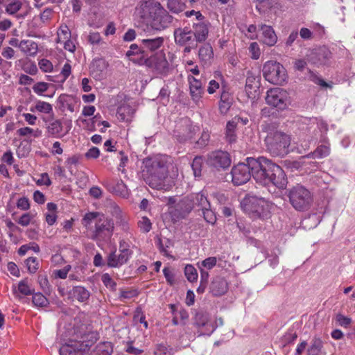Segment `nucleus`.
Listing matches in <instances>:
<instances>
[{
  "label": "nucleus",
  "mask_w": 355,
  "mask_h": 355,
  "mask_svg": "<svg viewBox=\"0 0 355 355\" xmlns=\"http://www.w3.org/2000/svg\"><path fill=\"white\" fill-rule=\"evenodd\" d=\"M250 166L252 168V177L263 185L272 184L279 189L286 186L287 179L283 169L265 157L251 158Z\"/></svg>",
  "instance_id": "f257e3e1"
},
{
  "label": "nucleus",
  "mask_w": 355,
  "mask_h": 355,
  "mask_svg": "<svg viewBox=\"0 0 355 355\" xmlns=\"http://www.w3.org/2000/svg\"><path fill=\"white\" fill-rule=\"evenodd\" d=\"M83 225L90 231V239L96 241H108L113 235L114 223L102 213L88 212L82 219Z\"/></svg>",
  "instance_id": "f03ea898"
},
{
  "label": "nucleus",
  "mask_w": 355,
  "mask_h": 355,
  "mask_svg": "<svg viewBox=\"0 0 355 355\" xmlns=\"http://www.w3.org/2000/svg\"><path fill=\"white\" fill-rule=\"evenodd\" d=\"M261 129L266 133L264 141L266 150L270 155L283 157L288 153V147L291 144L289 135L279 130L277 124L275 122L263 123Z\"/></svg>",
  "instance_id": "7ed1b4c3"
},
{
  "label": "nucleus",
  "mask_w": 355,
  "mask_h": 355,
  "mask_svg": "<svg viewBox=\"0 0 355 355\" xmlns=\"http://www.w3.org/2000/svg\"><path fill=\"white\" fill-rule=\"evenodd\" d=\"M142 177L147 184L156 189H168L165 182L168 177L166 162L160 158H146L143 162Z\"/></svg>",
  "instance_id": "20e7f679"
},
{
  "label": "nucleus",
  "mask_w": 355,
  "mask_h": 355,
  "mask_svg": "<svg viewBox=\"0 0 355 355\" xmlns=\"http://www.w3.org/2000/svg\"><path fill=\"white\" fill-rule=\"evenodd\" d=\"M77 339L70 340L62 345L59 350L60 355H78L87 351L94 343L92 333H85Z\"/></svg>",
  "instance_id": "39448f33"
},
{
  "label": "nucleus",
  "mask_w": 355,
  "mask_h": 355,
  "mask_svg": "<svg viewBox=\"0 0 355 355\" xmlns=\"http://www.w3.org/2000/svg\"><path fill=\"white\" fill-rule=\"evenodd\" d=\"M262 71L266 80L273 85H282L287 78L286 69L276 61H267L263 66Z\"/></svg>",
  "instance_id": "423d86ee"
},
{
  "label": "nucleus",
  "mask_w": 355,
  "mask_h": 355,
  "mask_svg": "<svg viewBox=\"0 0 355 355\" xmlns=\"http://www.w3.org/2000/svg\"><path fill=\"white\" fill-rule=\"evenodd\" d=\"M138 62L139 64L146 65L158 74L166 75L169 70L168 62L162 51L149 57L141 56Z\"/></svg>",
  "instance_id": "0eeeda50"
},
{
  "label": "nucleus",
  "mask_w": 355,
  "mask_h": 355,
  "mask_svg": "<svg viewBox=\"0 0 355 355\" xmlns=\"http://www.w3.org/2000/svg\"><path fill=\"white\" fill-rule=\"evenodd\" d=\"M159 4V2L155 0L140 1L135 8V19L139 25H148Z\"/></svg>",
  "instance_id": "6e6552de"
},
{
  "label": "nucleus",
  "mask_w": 355,
  "mask_h": 355,
  "mask_svg": "<svg viewBox=\"0 0 355 355\" xmlns=\"http://www.w3.org/2000/svg\"><path fill=\"white\" fill-rule=\"evenodd\" d=\"M246 209L261 218L269 217L272 205L262 198L252 196L245 200Z\"/></svg>",
  "instance_id": "1a4fd4ad"
},
{
  "label": "nucleus",
  "mask_w": 355,
  "mask_h": 355,
  "mask_svg": "<svg viewBox=\"0 0 355 355\" xmlns=\"http://www.w3.org/2000/svg\"><path fill=\"white\" fill-rule=\"evenodd\" d=\"M289 199L295 209L304 210L309 206L310 192L303 186L297 185L290 191Z\"/></svg>",
  "instance_id": "9d476101"
},
{
  "label": "nucleus",
  "mask_w": 355,
  "mask_h": 355,
  "mask_svg": "<svg viewBox=\"0 0 355 355\" xmlns=\"http://www.w3.org/2000/svg\"><path fill=\"white\" fill-rule=\"evenodd\" d=\"M193 209V204L189 196L182 198L175 205L168 208L169 214L173 223L185 218Z\"/></svg>",
  "instance_id": "9b49d317"
},
{
  "label": "nucleus",
  "mask_w": 355,
  "mask_h": 355,
  "mask_svg": "<svg viewBox=\"0 0 355 355\" xmlns=\"http://www.w3.org/2000/svg\"><path fill=\"white\" fill-rule=\"evenodd\" d=\"M251 158H247L246 164L239 163L232 168V181L234 185H241L250 180L252 176V168L250 166Z\"/></svg>",
  "instance_id": "f8f14e48"
},
{
  "label": "nucleus",
  "mask_w": 355,
  "mask_h": 355,
  "mask_svg": "<svg viewBox=\"0 0 355 355\" xmlns=\"http://www.w3.org/2000/svg\"><path fill=\"white\" fill-rule=\"evenodd\" d=\"M287 100V92L279 87L269 89L266 96V102L268 105L282 110L286 107Z\"/></svg>",
  "instance_id": "ddd939ff"
},
{
  "label": "nucleus",
  "mask_w": 355,
  "mask_h": 355,
  "mask_svg": "<svg viewBox=\"0 0 355 355\" xmlns=\"http://www.w3.org/2000/svg\"><path fill=\"white\" fill-rule=\"evenodd\" d=\"M173 17L162 6L161 3L156 10V14L149 23L151 28L156 31H162L168 28L172 23Z\"/></svg>",
  "instance_id": "4468645a"
},
{
  "label": "nucleus",
  "mask_w": 355,
  "mask_h": 355,
  "mask_svg": "<svg viewBox=\"0 0 355 355\" xmlns=\"http://www.w3.org/2000/svg\"><path fill=\"white\" fill-rule=\"evenodd\" d=\"M207 164L217 169H225L231 164V159L227 152L222 150L214 151L207 155Z\"/></svg>",
  "instance_id": "2eb2a0df"
},
{
  "label": "nucleus",
  "mask_w": 355,
  "mask_h": 355,
  "mask_svg": "<svg viewBox=\"0 0 355 355\" xmlns=\"http://www.w3.org/2000/svg\"><path fill=\"white\" fill-rule=\"evenodd\" d=\"M174 135L180 142L191 139L193 133L189 120L184 119L177 123L174 130Z\"/></svg>",
  "instance_id": "dca6fc26"
},
{
  "label": "nucleus",
  "mask_w": 355,
  "mask_h": 355,
  "mask_svg": "<svg viewBox=\"0 0 355 355\" xmlns=\"http://www.w3.org/2000/svg\"><path fill=\"white\" fill-rule=\"evenodd\" d=\"M175 42L180 46L196 44L193 32L189 28H179L174 31Z\"/></svg>",
  "instance_id": "f3484780"
},
{
  "label": "nucleus",
  "mask_w": 355,
  "mask_h": 355,
  "mask_svg": "<svg viewBox=\"0 0 355 355\" xmlns=\"http://www.w3.org/2000/svg\"><path fill=\"white\" fill-rule=\"evenodd\" d=\"M119 252L120 254L118 255L116 254L115 251L108 255L107 261L108 266L112 268L119 267L128 261L131 252L127 248L120 249Z\"/></svg>",
  "instance_id": "a211bd4d"
},
{
  "label": "nucleus",
  "mask_w": 355,
  "mask_h": 355,
  "mask_svg": "<svg viewBox=\"0 0 355 355\" xmlns=\"http://www.w3.org/2000/svg\"><path fill=\"white\" fill-rule=\"evenodd\" d=\"M259 88V76L252 71L247 72L245 90L248 98H254Z\"/></svg>",
  "instance_id": "6ab92c4d"
},
{
  "label": "nucleus",
  "mask_w": 355,
  "mask_h": 355,
  "mask_svg": "<svg viewBox=\"0 0 355 355\" xmlns=\"http://www.w3.org/2000/svg\"><path fill=\"white\" fill-rule=\"evenodd\" d=\"M104 185L107 187L108 191L115 195L122 197L128 196V189L126 184L121 180H106Z\"/></svg>",
  "instance_id": "aec40b11"
},
{
  "label": "nucleus",
  "mask_w": 355,
  "mask_h": 355,
  "mask_svg": "<svg viewBox=\"0 0 355 355\" xmlns=\"http://www.w3.org/2000/svg\"><path fill=\"white\" fill-rule=\"evenodd\" d=\"M211 317L209 313L202 310L198 311L196 313L193 318V324L197 327H206L207 330L212 333L215 330L214 323L211 322Z\"/></svg>",
  "instance_id": "412c9836"
},
{
  "label": "nucleus",
  "mask_w": 355,
  "mask_h": 355,
  "mask_svg": "<svg viewBox=\"0 0 355 355\" xmlns=\"http://www.w3.org/2000/svg\"><path fill=\"white\" fill-rule=\"evenodd\" d=\"M90 297V292L82 286H73L68 293V297L73 301L87 302Z\"/></svg>",
  "instance_id": "4be33fe9"
},
{
  "label": "nucleus",
  "mask_w": 355,
  "mask_h": 355,
  "mask_svg": "<svg viewBox=\"0 0 355 355\" xmlns=\"http://www.w3.org/2000/svg\"><path fill=\"white\" fill-rule=\"evenodd\" d=\"M164 42V38L163 37L143 39L141 46L144 54L146 55L147 52H154L159 50L163 46Z\"/></svg>",
  "instance_id": "5701e85b"
},
{
  "label": "nucleus",
  "mask_w": 355,
  "mask_h": 355,
  "mask_svg": "<svg viewBox=\"0 0 355 355\" xmlns=\"http://www.w3.org/2000/svg\"><path fill=\"white\" fill-rule=\"evenodd\" d=\"M188 80L189 82L190 94L193 101L198 103L202 98L204 93L202 83L193 76H189Z\"/></svg>",
  "instance_id": "b1692460"
},
{
  "label": "nucleus",
  "mask_w": 355,
  "mask_h": 355,
  "mask_svg": "<svg viewBox=\"0 0 355 355\" xmlns=\"http://www.w3.org/2000/svg\"><path fill=\"white\" fill-rule=\"evenodd\" d=\"M261 31V41L269 46H274L277 42V37L270 26L261 24L260 26Z\"/></svg>",
  "instance_id": "393cba45"
},
{
  "label": "nucleus",
  "mask_w": 355,
  "mask_h": 355,
  "mask_svg": "<svg viewBox=\"0 0 355 355\" xmlns=\"http://www.w3.org/2000/svg\"><path fill=\"white\" fill-rule=\"evenodd\" d=\"M331 52L326 46H320L312 51V63L325 64L331 58Z\"/></svg>",
  "instance_id": "a878e982"
},
{
  "label": "nucleus",
  "mask_w": 355,
  "mask_h": 355,
  "mask_svg": "<svg viewBox=\"0 0 355 355\" xmlns=\"http://www.w3.org/2000/svg\"><path fill=\"white\" fill-rule=\"evenodd\" d=\"M191 31L196 43L205 41L209 33L208 25L202 21L193 23V30Z\"/></svg>",
  "instance_id": "bb28decb"
},
{
  "label": "nucleus",
  "mask_w": 355,
  "mask_h": 355,
  "mask_svg": "<svg viewBox=\"0 0 355 355\" xmlns=\"http://www.w3.org/2000/svg\"><path fill=\"white\" fill-rule=\"evenodd\" d=\"M228 286L226 280L222 277H217L213 279L210 285V292L214 296L224 295L227 291Z\"/></svg>",
  "instance_id": "cd10ccee"
},
{
  "label": "nucleus",
  "mask_w": 355,
  "mask_h": 355,
  "mask_svg": "<svg viewBox=\"0 0 355 355\" xmlns=\"http://www.w3.org/2000/svg\"><path fill=\"white\" fill-rule=\"evenodd\" d=\"M188 196L193 204V209L198 207V211H202L203 209H207V207H210L211 204L203 193H193Z\"/></svg>",
  "instance_id": "c85d7f7f"
},
{
  "label": "nucleus",
  "mask_w": 355,
  "mask_h": 355,
  "mask_svg": "<svg viewBox=\"0 0 355 355\" xmlns=\"http://www.w3.org/2000/svg\"><path fill=\"white\" fill-rule=\"evenodd\" d=\"M20 51L26 56L35 57L38 52V44L31 40L20 41Z\"/></svg>",
  "instance_id": "c756f323"
},
{
  "label": "nucleus",
  "mask_w": 355,
  "mask_h": 355,
  "mask_svg": "<svg viewBox=\"0 0 355 355\" xmlns=\"http://www.w3.org/2000/svg\"><path fill=\"white\" fill-rule=\"evenodd\" d=\"M198 56L204 64H209L214 58L212 46L209 43L203 44L199 49Z\"/></svg>",
  "instance_id": "7c9ffc66"
},
{
  "label": "nucleus",
  "mask_w": 355,
  "mask_h": 355,
  "mask_svg": "<svg viewBox=\"0 0 355 355\" xmlns=\"http://www.w3.org/2000/svg\"><path fill=\"white\" fill-rule=\"evenodd\" d=\"M106 69V63L103 59L94 60L90 65V73L96 79H100L103 71Z\"/></svg>",
  "instance_id": "2f4dec72"
},
{
  "label": "nucleus",
  "mask_w": 355,
  "mask_h": 355,
  "mask_svg": "<svg viewBox=\"0 0 355 355\" xmlns=\"http://www.w3.org/2000/svg\"><path fill=\"white\" fill-rule=\"evenodd\" d=\"M142 50L141 44L140 46L136 44H132L130 46V50L126 52V56L130 61L139 64V58L145 55Z\"/></svg>",
  "instance_id": "473e14b6"
},
{
  "label": "nucleus",
  "mask_w": 355,
  "mask_h": 355,
  "mask_svg": "<svg viewBox=\"0 0 355 355\" xmlns=\"http://www.w3.org/2000/svg\"><path fill=\"white\" fill-rule=\"evenodd\" d=\"M239 121L240 119L234 118L232 121H228L227 123L225 136L229 143L234 142L236 139L235 130L238 123H239Z\"/></svg>",
  "instance_id": "72a5a7b5"
},
{
  "label": "nucleus",
  "mask_w": 355,
  "mask_h": 355,
  "mask_svg": "<svg viewBox=\"0 0 355 355\" xmlns=\"http://www.w3.org/2000/svg\"><path fill=\"white\" fill-rule=\"evenodd\" d=\"M135 114V110L129 105H123L118 108L117 116L121 121H130Z\"/></svg>",
  "instance_id": "f704fd0d"
},
{
  "label": "nucleus",
  "mask_w": 355,
  "mask_h": 355,
  "mask_svg": "<svg viewBox=\"0 0 355 355\" xmlns=\"http://www.w3.org/2000/svg\"><path fill=\"white\" fill-rule=\"evenodd\" d=\"M110 210L108 211L116 220V223H120L123 227L126 226V218L121 210L114 202H110Z\"/></svg>",
  "instance_id": "c9c22d12"
},
{
  "label": "nucleus",
  "mask_w": 355,
  "mask_h": 355,
  "mask_svg": "<svg viewBox=\"0 0 355 355\" xmlns=\"http://www.w3.org/2000/svg\"><path fill=\"white\" fill-rule=\"evenodd\" d=\"M112 347L110 343L104 342L98 344L89 355H110Z\"/></svg>",
  "instance_id": "e433bc0d"
},
{
  "label": "nucleus",
  "mask_w": 355,
  "mask_h": 355,
  "mask_svg": "<svg viewBox=\"0 0 355 355\" xmlns=\"http://www.w3.org/2000/svg\"><path fill=\"white\" fill-rule=\"evenodd\" d=\"M232 103V98L228 92H223L220 95L219 110L221 114H226Z\"/></svg>",
  "instance_id": "4c0bfd02"
},
{
  "label": "nucleus",
  "mask_w": 355,
  "mask_h": 355,
  "mask_svg": "<svg viewBox=\"0 0 355 355\" xmlns=\"http://www.w3.org/2000/svg\"><path fill=\"white\" fill-rule=\"evenodd\" d=\"M22 6L21 0L7 1L4 4L5 11L7 14L13 15L21 8Z\"/></svg>",
  "instance_id": "58836bf2"
},
{
  "label": "nucleus",
  "mask_w": 355,
  "mask_h": 355,
  "mask_svg": "<svg viewBox=\"0 0 355 355\" xmlns=\"http://www.w3.org/2000/svg\"><path fill=\"white\" fill-rule=\"evenodd\" d=\"M13 291L15 295L19 299H21L19 294L23 295H30L33 293V291L28 284L26 279L19 282L17 289L14 288Z\"/></svg>",
  "instance_id": "ea45409f"
},
{
  "label": "nucleus",
  "mask_w": 355,
  "mask_h": 355,
  "mask_svg": "<svg viewBox=\"0 0 355 355\" xmlns=\"http://www.w3.org/2000/svg\"><path fill=\"white\" fill-rule=\"evenodd\" d=\"M63 126L60 120H53L49 122L47 126V132L52 136L57 137L61 134Z\"/></svg>",
  "instance_id": "a19ab883"
},
{
  "label": "nucleus",
  "mask_w": 355,
  "mask_h": 355,
  "mask_svg": "<svg viewBox=\"0 0 355 355\" xmlns=\"http://www.w3.org/2000/svg\"><path fill=\"white\" fill-rule=\"evenodd\" d=\"M35 110L46 114H49L53 111V108L52 105L50 103L44 101H38L36 103L35 107L31 108V112H35Z\"/></svg>",
  "instance_id": "79ce46f5"
},
{
  "label": "nucleus",
  "mask_w": 355,
  "mask_h": 355,
  "mask_svg": "<svg viewBox=\"0 0 355 355\" xmlns=\"http://www.w3.org/2000/svg\"><path fill=\"white\" fill-rule=\"evenodd\" d=\"M32 301L36 306L45 307L49 304L47 298L40 293L33 295Z\"/></svg>",
  "instance_id": "37998d69"
},
{
  "label": "nucleus",
  "mask_w": 355,
  "mask_h": 355,
  "mask_svg": "<svg viewBox=\"0 0 355 355\" xmlns=\"http://www.w3.org/2000/svg\"><path fill=\"white\" fill-rule=\"evenodd\" d=\"M184 4L181 0H168L167 7L173 12L178 13L182 11Z\"/></svg>",
  "instance_id": "c03bdc74"
},
{
  "label": "nucleus",
  "mask_w": 355,
  "mask_h": 355,
  "mask_svg": "<svg viewBox=\"0 0 355 355\" xmlns=\"http://www.w3.org/2000/svg\"><path fill=\"white\" fill-rule=\"evenodd\" d=\"M202 159L201 157H196L191 164V168L195 177L201 176Z\"/></svg>",
  "instance_id": "a18cd8bd"
},
{
  "label": "nucleus",
  "mask_w": 355,
  "mask_h": 355,
  "mask_svg": "<svg viewBox=\"0 0 355 355\" xmlns=\"http://www.w3.org/2000/svg\"><path fill=\"white\" fill-rule=\"evenodd\" d=\"M17 133L21 137H26L33 135L35 137H38L41 135V130L38 129L34 130L29 127H24L17 130Z\"/></svg>",
  "instance_id": "49530a36"
},
{
  "label": "nucleus",
  "mask_w": 355,
  "mask_h": 355,
  "mask_svg": "<svg viewBox=\"0 0 355 355\" xmlns=\"http://www.w3.org/2000/svg\"><path fill=\"white\" fill-rule=\"evenodd\" d=\"M184 274L187 279L193 282L198 278V273L195 268L191 265H187L184 268Z\"/></svg>",
  "instance_id": "de8ad7c7"
},
{
  "label": "nucleus",
  "mask_w": 355,
  "mask_h": 355,
  "mask_svg": "<svg viewBox=\"0 0 355 355\" xmlns=\"http://www.w3.org/2000/svg\"><path fill=\"white\" fill-rule=\"evenodd\" d=\"M329 154V148L327 145H321L318 146L313 153H312V155L315 158H322L327 156Z\"/></svg>",
  "instance_id": "09e8293b"
},
{
  "label": "nucleus",
  "mask_w": 355,
  "mask_h": 355,
  "mask_svg": "<svg viewBox=\"0 0 355 355\" xmlns=\"http://www.w3.org/2000/svg\"><path fill=\"white\" fill-rule=\"evenodd\" d=\"M101 281L106 288L114 291H116V283L112 279L108 273H104L101 276Z\"/></svg>",
  "instance_id": "8fccbe9b"
},
{
  "label": "nucleus",
  "mask_w": 355,
  "mask_h": 355,
  "mask_svg": "<svg viewBox=\"0 0 355 355\" xmlns=\"http://www.w3.org/2000/svg\"><path fill=\"white\" fill-rule=\"evenodd\" d=\"M138 226L142 232L148 233L152 228V223L147 217L144 216L139 220Z\"/></svg>",
  "instance_id": "3c124183"
},
{
  "label": "nucleus",
  "mask_w": 355,
  "mask_h": 355,
  "mask_svg": "<svg viewBox=\"0 0 355 355\" xmlns=\"http://www.w3.org/2000/svg\"><path fill=\"white\" fill-rule=\"evenodd\" d=\"M204 219L209 223L214 224L216 220V217L214 212L210 207H207V209H203L201 211Z\"/></svg>",
  "instance_id": "603ef678"
},
{
  "label": "nucleus",
  "mask_w": 355,
  "mask_h": 355,
  "mask_svg": "<svg viewBox=\"0 0 355 355\" xmlns=\"http://www.w3.org/2000/svg\"><path fill=\"white\" fill-rule=\"evenodd\" d=\"M309 58L297 59L293 63L294 69L299 71H304L305 69H308Z\"/></svg>",
  "instance_id": "864d4df0"
},
{
  "label": "nucleus",
  "mask_w": 355,
  "mask_h": 355,
  "mask_svg": "<svg viewBox=\"0 0 355 355\" xmlns=\"http://www.w3.org/2000/svg\"><path fill=\"white\" fill-rule=\"evenodd\" d=\"M49 86V85L47 83L39 82L33 85V90L38 95H42L44 92L47 91Z\"/></svg>",
  "instance_id": "5fc2aeb1"
},
{
  "label": "nucleus",
  "mask_w": 355,
  "mask_h": 355,
  "mask_svg": "<svg viewBox=\"0 0 355 355\" xmlns=\"http://www.w3.org/2000/svg\"><path fill=\"white\" fill-rule=\"evenodd\" d=\"M322 343L320 340H315L312 345V355H326V352L322 351Z\"/></svg>",
  "instance_id": "6e6d98bb"
},
{
  "label": "nucleus",
  "mask_w": 355,
  "mask_h": 355,
  "mask_svg": "<svg viewBox=\"0 0 355 355\" xmlns=\"http://www.w3.org/2000/svg\"><path fill=\"white\" fill-rule=\"evenodd\" d=\"M26 266L28 268V270L31 273H35L36 270H37V259L35 257H29L26 260Z\"/></svg>",
  "instance_id": "4d7b16f0"
},
{
  "label": "nucleus",
  "mask_w": 355,
  "mask_h": 355,
  "mask_svg": "<svg viewBox=\"0 0 355 355\" xmlns=\"http://www.w3.org/2000/svg\"><path fill=\"white\" fill-rule=\"evenodd\" d=\"M39 66L42 71L44 72H50L53 69V64L52 63L47 59H42L39 62Z\"/></svg>",
  "instance_id": "13d9d810"
},
{
  "label": "nucleus",
  "mask_w": 355,
  "mask_h": 355,
  "mask_svg": "<svg viewBox=\"0 0 355 355\" xmlns=\"http://www.w3.org/2000/svg\"><path fill=\"white\" fill-rule=\"evenodd\" d=\"M216 263H217L216 257H210L205 259V260H203L202 261V266H203L204 268H205L208 270H211L216 265Z\"/></svg>",
  "instance_id": "bf43d9fd"
},
{
  "label": "nucleus",
  "mask_w": 355,
  "mask_h": 355,
  "mask_svg": "<svg viewBox=\"0 0 355 355\" xmlns=\"http://www.w3.org/2000/svg\"><path fill=\"white\" fill-rule=\"evenodd\" d=\"M250 52L252 53L253 59H258L260 56V49L257 42H252L249 47Z\"/></svg>",
  "instance_id": "052dcab7"
},
{
  "label": "nucleus",
  "mask_w": 355,
  "mask_h": 355,
  "mask_svg": "<svg viewBox=\"0 0 355 355\" xmlns=\"http://www.w3.org/2000/svg\"><path fill=\"white\" fill-rule=\"evenodd\" d=\"M209 137H210L209 133L208 132L203 131L201 135L200 138L197 141V144L200 148L205 147L208 144Z\"/></svg>",
  "instance_id": "680f3d73"
},
{
  "label": "nucleus",
  "mask_w": 355,
  "mask_h": 355,
  "mask_svg": "<svg viewBox=\"0 0 355 355\" xmlns=\"http://www.w3.org/2000/svg\"><path fill=\"white\" fill-rule=\"evenodd\" d=\"M336 321L340 326L347 327L352 322L350 318L346 317L342 314H338L336 315Z\"/></svg>",
  "instance_id": "e2e57ef3"
},
{
  "label": "nucleus",
  "mask_w": 355,
  "mask_h": 355,
  "mask_svg": "<svg viewBox=\"0 0 355 355\" xmlns=\"http://www.w3.org/2000/svg\"><path fill=\"white\" fill-rule=\"evenodd\" d=\"M99 149L96 147H92L85 153V157L87 159H96L99 157Z\"/></svg>",
  "instance_id": "0e129e2a"
},
{
  "label": "nucleus",
  "mask_w": 355,
  "mask_h": 355,
  "mask_svg": "<svg viewBox=\"0 0 355 355\" xmlns=\"http://www.w3.org/2000/svg\"><path fill=\"white\" fill-rule=\"evenodd\" d=\"M71 67L69 63H65L61 70V76L62 79L61 82H64L71 74Z\"/></svg>",
  "instance_id": "69168bd1"
},
{
  "label": "nucleus",
  "mask_w": 355,
  "mask_h": 355,
  "mask_svg": "<svg viewBox=\"0 0 355 355\" xmlns=\"http://www.w3.org/2000/svg\"><path fill=\"white\" fill-rule=\"evenodd\" d=\"M33 216L30 213L24 214L19 219L18 223L22 226H27L31 223Z\"/></svg>",
  "instance_id": "338daca9"
},
{
  "label": "nucleus",
  "mask_w": 355,
  "mask_h": 355,
  "mask_svg": "<svg viewBox=\"0 0 355 355\" xmlns=\"http://www.w3.org/2000/svg\"><path fill=\"white\" fill-rule=\"evenodd\" d=\"M17 208L21 210H28L30 207L28 199L26 198H21L17 202Z\"/></svg>",
  "instance_id": "774afa93"
}]
</instances>
